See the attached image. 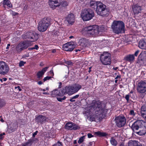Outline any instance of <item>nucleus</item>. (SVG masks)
<instances>
[{"label": "nucleus", "mask_w": 146, "mask_h": 146, "mask_svg": "<svg viewBox=\"0 0 146 146\" xmlns=\"http://www.w3.org/2000/svg\"><path fill=\"white\" fill-rule=\"evenodd\" d=\"M88 138H90L93 137V136L91 133H88Z\"/></svg>", "instance_id": "3c124183"}, {"label": "nucleus", "mask_w": 146, "mask_h": 146, "mask_svg": "<svg viewBox=\"0 0 146 146\" xmlns=\"http://www.w3.org/2000/svg\"><path fill=\"white\" fill-rule=\"evenodd\" d=\"M113 31L117 34H119L124 32L125 24L121 21H114L111 25Z\"/></svg>", "instance_id": "7ed1b4c3"}, {"label": "nucleus", "mask_w": 146, "mask_h": 146, "mask_svg": "<svg viewBox=\"0 0 146 146\" xmlns=\"http://www.w3.org/2000/svg\"><path fill=\"white\" fill-rule=\"evenodd\" d=\"M100 1L95 2L94 1H91L90 2V6L94 9H96L97 6H98V4Z\"/></svg>", "instance_id": "a878e982"}, {"label": "nucleus", "mask_w": 146, "mask_h": 146, "mask_svg": "<svg viewBox=\"0 0 146 146\" xmlns=\"http://www.w3.org/2000/svg\"><path fill=\"white\" fill-rule=\"evenodd\" d=\"M10 46V44H8L7 45V46L6 48V49H8L9 48V47Z\"/></svg>", "instance_id": "052dcab7"}, {"label": "nucleus", "mask_w": 146, "mask_h": 146, "mask_svg": "<svg viewBox=\"0 0 146 146\" xmlns=\"http://www.w3.org/2000/svg\"><path fill=\"white\" fill-rule=\"evenodd\" d=\"M17 88L19 89V91H21V89L20 86H18L17 87H15V88Z\"/></svg>", "instance_id": "6e6d98bb"}, {"label": "nucleus", "mask_w": 146, "mask_h": 146, "mask_svg": "<svg viewBox=\"0 0 146 146\" xmlns=\"http://www.w3.org/2000/svg\"><path fill=\"white\" fill-rule=\"evenodd\" d=\"M47 119L46 117L40 115L36 118L35 120L38 123L42 124L46 121Z\"/></svg>", "instance_id": "a211bd4d"}, {"label": "nucleus", "mask_w": 146, "mask_h": 146, "mask_svg": "<svg viewBox=\"0 0 146 146\" xmlns=\"http://www.w3.org/2000/svg\"><path fill=\"white\" fill-rule=\"evenodd\" d=\"M98 4V6L96 7V11L98 14L102 16L108 15L109 14V11L106 8V5L100 2Z\"/></svg>", "instance_id": "0eeeda50"}, {"label": "nucleus", "mask_w": 146, "mask_h": 146, "mask_svg": "<svg viewBox=\"0 0 146 146\" xmlns=\"http://www.w3.org/2000/svg\"><path fill=\"white\" fill-rule=\"evenodd\" d=\"M31 145V143L29 142H28L25 143L23 144L22 146H30Z\"/></svg>", "instance_id": "58836bf2"}, {"label": "nucleus", "mask_w": 146, "mask_h": 146, "mask_svg": "<svg viewBox=\"0 0 146 146\" xmlns=\"http://www.w3.org/2000/svg\"><path fill=\"white\" fill-rule=\"evenodd\" d=\"M116 125L118 127H121L123 126L125 124L126 119L123 115H119L115 119Z\"/></svg>", "instance_id": "f8f14e48"}, {"label": "nucleus", "mask_w": 146, "mask_h": 146, "mask_svg": "<svg viewBox=\"0 0 146 146\" xmlns=\"http://www.w3.org/2000/svg\"><path fill=\"white\" fill-rule=\"evenodd\" d=\"M79 95H76V96L73 97L72 98V99H76L77 98H78L79 97Z\"/></svg>", "instance_id": "09e8293b"}, {"label": "nucleus", "mask_w": 146, "mask_h": 146, "mask_svg": "<svg viewBox=\"0 0 146 146\" xmlns=\"http://www.w3.org/2000/svg\"><path fill=\"white\" fill-rule=\"evenodd\" d=\"M100 60L102 63L105 65H110L111 63L110 54L107 52H104L100 56Z\"/></svg>", "instance_id": "9d476101"}, {"label": "nucleus", "mask_w": 146, "mask_h": 146, "mask_svg": "<svg viewBox=\"0 0 146 146\" xmlns=\"http://www.w3.org/2000/svg\"><path fill=\"white\" fill-rule=\"evenodd\" d=\"M22 37L24 39H31L30 41L31 42H35L38 38V35L33 32H27L25 34L23 35Z\"/></svg>", "instance_id": "9b49d317"}, {"label": "nucleus", "mask_w": 146, "mask_h": 146, "mask_svg": "<svg viewBox=\"0 0 146 146\" xmlns=\"http://www.w3.org/2000/svg\"><path fill=\"white\" fill-rule=\"evenodd\" d=\"M139 46L140 48L143 49H146V40H141L139 41Z\"/></svg>", "instance_id": "b1692460"}, {"label": "nucleus", "mask_w": 146, "mask_h": 146, "mask_svg": "<svg viewBox=\"0 0 146 146\" xmlns=\"http://www.w3.org/2000/svg\"><path fill=\"white\" fill-rule=\"evenodd\" d=\"M136 90L139 94L144 96L146 94V81L141 80L136 84Z\"/></svg>", "instance_id": "423d86ee"}, {"label": "nucleus", "mask_w": 146, "mask_h": 146, "mask_svg": "<svg viewBox=\"0 0 146 146\" xmlns=\"http://www.w3.org/2000/svg\"><path fill=\"white\" fill-rule=\"evenodd\" d=\"M65 93H66L65 89L62 90L61 92L57 90H54L51 92V94L52 97H54L57 96H62Z\"/></svg>", "instance_id": "f3484780"}, {"label": "nucleus", "mask_w": 146, "mask_h": 146, "mask_svg": "<svg viewBox=\"0 0 146 146\" xmlns=\"http://www.w3.org/2000/svg\"><path fill=\"white\" fill-rule=\"evenodd\" d=\"M87 42L86 40L84 38H81L79 41L81 45H82L83 44H84Z\"/></svg>", "instance_id": "f704fd0d"}, {"label": "nucleus", "mask_w": 146, "mask_h": 146, "mask_svg": "<svg viewBox=\"0 0 146 146\" xmlns=\"http://www.w3.org/2000/svg\"><path fill=\"white\" fill-rule=\"evenodd\" d=\"M35 49H36V50H38V46L37 45H35L34 47Z\"/></svg>", "instance_id": "5fc2aeb1"}, {"label": "nucleus", "mask_w": 146, "mask_h": 146, "mask_svg": "<svg viewBox=\"0 0 146 146\" xmlns=\"http://www.w3.org/2000/svg\"><path fill=\"white\" fill-rule=\"evenodd\" d=\"M130 96L131 95H130V94H128L126 95L125 98L126 99L127 102L129 101V98Z\"/></svg>", "instance_id": "ea45409f"}, {"label": "nucleus", "mask_w": 146, "mask_h": 146, "mask_svg": "<svg viewBox=\"0 0 146 146\" xmlns=\"http://www.w3.org/2000/svg\"><path fill=\"white\" fill-rule=\"evenodd\" d=\"M4 5H6L9 8L12 7V5L10 1L9 0H4L3 2Z\"/></svg>", "instance_id": "cd10ccee"}, {"label": "nucleus", "mask_w": 146, "mask_h": 146, "mask_svg": "<svg viewBox=\"0 0 146 146\" xmlns=\"http://www.w3.org/2000/svg\"><path fill=\"white\" fill-rule=\"evenodd\" d=\"M133 10L135 13H138L141 11V8L139 7H135L133 9Z\"/></svg>", "instance_id": "7c9ffc66"}, {"label": "nucleus", "mask_w": 146, "mask_h": 146, "mask_svg": "<svg viewBox=\"0 0 146 146\" xmlns=\"http://www.w3.org/2000/svg\"><path fill=\"white\" fill-rule=\"evenodd\" d=\"M66 63L68 65H71L72 64V62L70 61H67Z\"/></svg>", "instance_id": "864d4df0"}, {"label": "nucleus", "mask_w": 146, "mask_h": 146, "mask_svg": "<svg viewBox=\"0 0 146 146\" xmlns=\"http://www.w3.org/2000/svg\"><path fill=\"white\" fill-rule=\"evenodd\" d=\"M128 146H137V142L135 141L131 140L128 143Z\"/></svg>", "instance_id": "c85d7f7f"}, {"label": "nucleus", "mask_w": 146, "mask_h": 146, "mask_svg": "<svg viewBox=\"0 0 146 146\" xmlns=\"http://www.w3.org/2000/svg\"><path fill=\"white\" fill-rule=\"evenodd\" d=\"M81 15L84 21H86L91 20L94 16V11L90 9H86L82 10Z\"/></svg>", "instance_id": "39448f33"}, {"label": "nucleus", "mask_w": 146, "mask_h": 146, "mask_svg": "<svg viewBox=\"0 0 146 146\" xmlns=\"http://www.w3.org/2000/svg\"><path fill=\"white\" fill-rule=\"evenodd\" d=\"M50 24V19L44 17L39 21L38 23V29L40 32L45 31Z\"/></svg>", "instance_id": "20e7f679"}, {"label": "nucleus", "mask_w": 146, "mask_h": 146, "mask_svg": "<svg viewBox=\"0 0 146 146\" xmlns=\"http://www.w3.org/2000/svg\"><path fill=\"white\" fill-rule=\"evenodd\" d=\"M73 123L72 122H68L66 124L65 126V128L68 130H72V127Z\"/></svg>", "instance_id": "bb28decb"}, {"label": "nucleus", "mask_w": 146, "mask_h": 146, "mask_svg": "<svg viewBox=\"0 0 146 146\" xmlns=\"http://www.w3.org/2000/svg\"><path fill=\"white\" fill-rule=\"evenodd\" d=\"M49 3L50 7L54 9L56 7L60 6L61 1L60 0H49Z\"/></svg>", "instance_id": "2eb2a0df"}, {"label": "nucleus", "mask_w": 146, "mask_h": 146, "mask_svg": "<svg viewBox=\"0 0 146 146\" xmlns=\"http://www.w3.org/2000/svg\"><path fill=\"white\" fill-rule=\"evenodd\" d=\"M130 114L131 115L134 116L135 115V113L134 111L133 110H131L130 111Z\"/></svg>", "instance_id": "49530a36"}, {"label": "nucleus", "mask_w": 146, "mask_h": 146, "mask_svg": "<svg viewBox=\"0 0 146 146\" xmlns=\"http://www.w3.org/2000/svg\"><path fill=\"white\" fill-rule=\"evenodd\" d=\"M9 70V66L3 62H0V74H6Z\"/></svg>", "instance_id": "ddd939ff"}, {"label": "nucleus", "mask_w": 146, "mask_h": 146, "mask_svg": "<svg viewBox=\"0 0 146 146\" xmlns=\"http://www.w3.org/2000/svg\"><path fill=\"white\" fill-rule=\"evenodd\" d=\"M85 137L84 136H83L81 137L78 141V143L79 144H80L82 143L84 141V140L85 139Z\"/></svg>", "instance_id": "c9c22d12"}, {"label": "nucleus", "mask_w": 146, "mask_h": 146, "mask_svg": "<svg viewBox=\"0 0 146 146\" xmlns=\"http://www.w3.org/2000/svg\"><path fill=\"white\" fill-rule=\"evenodd\" d=\"M35 48H34V47H32V48H29V50H32L33 49H34Z\"/></svg>", "instance_id": "69168bd1"}, {"label": "nucleus", "mask_w": 146, "mask_h": 146, "mask_svg": "<svg viewBox=\"0 0 146 146\" xmlns=\"http://www.w3.org/2000/svg\"><path fill=\"white\" fill-rule=\"evenodd\" d=\"M48 68L49 67H46L42 69V70L39 71L37 74L38 78H42Z\"/></svg>", "instance_id": "5701e85b"}, {"label": "nucleus", "mask_w": 146, "mask_h": 146, "mask_svg": "<svg viewBox=\"0 0 146 146\" xmlns=\"http://www.w3.org/2000/svg\"><path fill=\"white\" fill-rule=\"evenodd\" d=\"M92 108L94 109L95 111V114L90 115V120L91 121H95L96 119H101L104 117L107 112V110L102 107L100 102L94 100L90 105H88V107L85 109L83 114L88 116L90 114V109Z\"/></svg>", "instance_id": "f257e3e1"}, {"label": "nucleus", "mask_w": 146, "mask_h": 146, "mask_svg": "<svg viewBox=\"0 0 146 146\" xmlns=\"http://www.w3.org/2000/svg\"><path fill=\"white\" fill-rule=\"evenodd\" d=\"M38 83L39 85H41L43 84V83L41 81L38 82Z\"/></svg>", "instance_id": "13d9d810"}, {"label": "nucleus", "mask_w": 146, "mask_h": 146, "mask_svg": "<svg viewBox=\"0 0 146 146\" xmlns=\"http://www.w3.org/2000/svg\"><path fill=\"white\" fill-rule=\"evenodd\" d=\"M99 26L92 25L86 27L82 30L83 33L88 36H95L99 34Z\"/></svg>", "instance_id": "f03ea898"}, {"label": "nucleus", "mask_w": 146, "mask_h": 146, "mask_svg": "<svg viewBox=\"0 0 146 146\" xmlns=\"http://www.w3.org/2000/svg\"><path fill=\"white\" fill-rule=\"evenodd\" d=\"M125 60L129 62L130 63L133 62L135 59L134 55L129 54L126 56L124 58Z\"/></svg>", "instance_id": "4be33fe9"}, {"label": "nucleus", "mask_w": 146, "mask_h": 146, "mask_svg": "<svg viewBox=\"0 0 146 146\" xmlns=\"http://www.w3.org/2000/svg\"><path fill=\"white\" fill-rule=\"evenodd\" d=\"M38 131H36V132L35 133H34L33 134V137H35V135L37 134V133H38Z\"/></svg>", "instance_id": "603ef678"}, {"label": "nucleus", "mask_w": 146, "mask_h": 146, "mask_svg": "<svg viewBox=\"0 0 146 146\" xmlns=\"http://www.w3.org/2000/svg\"><path fill=\"white\" fill-rule=\"evenodd\" d=\"M52 52L53 53H55L56 52V50L55 49H53L52 50Z\"/></svg>", "instance_id": "bf43d9fd"}, {"label": "nucleus", "mask_w": 146, "mask_h": 146, "mask_svg": "<svg viewBox=\"0 0 146 146\" xmlns=\"http://www.w3.org/2000/svg\"><path fill=\"white\" fill-rule=\"evenodd\" d=\"M53 146H63V145L60 142H58L57 143L53 145Z\"/></svg>", "instance_id": "a19ab883"}, {"label": "nucleus", "mask_w": 146, "mask_h": 146, "mask_svg": "<svg viewBox=\"0 0 146 146\" xmlns=\"http://www.w3.org/2000/svg\"><path fill=\"white\" fill-rule=\"evenodd\" d=\"M25 62H24L22 61H21L19 64V66L20 67L22 66H23L24 64H25Z\"/></svg>", "instance_id": "79ce46f5"}, {"label": "nucleus", "mask_w": 146, "mask_h": 146, "mask_svg": "<svg viewBox=\"0 0 146 146\" xmlns=\"http://www.w3.org/2000/svg\"><path fill=\"white\" fill-rule=\"evenodd\" d=\"M59 88H61V85H62V83L61 82H59Z\"/></svg>", "instance_id": "0e129e2a"}, {"label": "nucleus", "mask_w": 146, "mask_h": 146, "mask_svg": "<svg viewBox=\"0 0 146 146\" xmlns=\"http://www.w3.org/2000/svg\"><path fill=\"white\" fill-rule=\"evenodd\" d=\"M106 28V27L103 26L100 27H99L98 30L99 31V33L100 32L105 31L107 29Z\"/></svg>", "instance_id": "473e14b6"}, {"label": "nucleus", "mask_w": 146, "mask_h": 146, "mask_svg": "<svg viewBox=\"0 0 146 146\" xmlns=\"http://www.w3.org/2000/svg\"><path fill=\"white\" fill-rule=\"evenodd\" d=\"M139 131L136 132V133L140 135H144L146 133V127L143 125V124L141 128L139 129Z\"/></svg>", "instance_id": "412c9836"}, {"label": "nucleus", "mask_w": 146, "mask_h": 146, "mask_svg": "<svg viewBox=\"0 0 146 146\" xmlns=\"http://www.w3.org/2000/svg\"><path fill=\"white\" fill-rule=\"evenodd\" d=\"M141 115L146 120V105H144L141 108Z\"/></svg>", "instance_id": "aec40b11"}, {"label": "nucleus", "mask_w": 146, "mask_h": 146, "mask_svg": "<svg viewBox=\"0 0 146 146\" xmlns=\"http://www.w3.org/2000/svg\"><path fill=\"white\" fill-rule=\"evenodd\" d=\"M16 127H15L13 128L12 127H11L10 128V130L11 131L13 132L16 129Z\"/></svg>", "instance_id": "a18cd8bd"}, {"label": "nucleus", "mask_w": 146, "mask_h": 146, "mask_svg": "<svg viewBox=\"0 0 146 146\" xmlns=\"http://www.w3.org/2000/svg\"><path fill=\"white\" fill-rule=\"evenodd\" d=\"M120 78V76L117 75V76L115 77V79H117L118 78Z\"/></svg>", "instance_id": "680f3d73"}, {"label": "nucleus", "mask_w": 146, "mask_h": 146, "mask_svg": "<svg viewBox=\"0 0 146 146\" xmlns=\"http://www.w3.org/2000/svg\"><path fill=\"white\" fill-rule=\"evenodd\" d=\"M66 21H67L69 24H72L74 23L75 21L74 15L72 13L69 15L66 18Z\"/></svg>", "instance_id": "6ab92c4d"}, {"label": "nucleus", "mask_w": 146, "mask_h": 146, "mask_svg": "<svg viewBox=\"0 0 146 146\" xmlns=\"http://www.w3.org/2000/svg\"><path fill=\"white\" fill-rule=\"evenodd\" d=\"M50 73L52 74L53 75V76L54 75V73H53V72L52 70H50Z\"/></svg>", "instance_id": "338daca9"}, {"label": "nucleus", "mask_w": 146, "mask_h": 146, "mask_svg": "<svg viewBox=\"0 0 146 146\" xmlns=\"http://www.w3.org/2000/svg\"><path fill=\"white\" fill-rule=\"evenodd\" d=\"M31 45L30 42L28 41H25L22 42L18 44L15 47V52L20 53L23 50L26 49L28 47Z\"/></svg>", "instance_id": "6e6552de"}, {"label": "nucleus", "mask_w": 146, "mask_h": 146, "mask_svg": "<svg viewBox=\"0 0 146 146\" xmlns=\"http://www.w3.org/2000/svg\"><path fill=\"white\" fill-rule=\"evenodd\" d=\"M4 81H5L7 80V78H3L2 79Z\"/></svg>", "instance_id": "e2e57ef3"}, {"label": "nucleus", "mask_w": 146, "mask_h": 146, "mask_svg": "<svg viewBox=\"0 0 146 146\" xmlns=\"http://www.w3.org/2000/svg\"><path fill=\"white\" fill-rule=\"evenodd\" d=\"M143 123V122L141 120H137L135 121L132 125V130L134 131L138 130L141 128Z\"/></svg>", "instance_id": "dca6fc26"}, {"label": "nucleus", "mask_w": 146, "mask_h": 146, "mask_svg": "<svg viewBox=\"0 0 146 146\" xmlns=\"http://www.w3.org/2000/svg\"><path fill=\"white\" fill-rule=\"evenodd\" d=\"M62 6L64 7L67 6L68 5V3L66 2H64L62 4Z\"/></svg>", "instance_id": "de8ad7c7"}, {"label": "nucleus", "mask_w": 146, "mask_h": 146, "mask_svg": "<svg viewBox=\"0 0 146 146\" xmlns=\"http://www.w3.org/2000/svg\"><path fill=\"white\" fill-rule=\"evenodd\" d=\"M53 35L54 36H57L59 35V33L58 31L54 30L53 32Z\"/></svg>", "instance_id": "4c0bfd02"}, {"label": "nucleus", "mask_w": 146, "mask_h": 146, "mask_svg": "<svg viewBox=\"0 0 146 146\" xmlns=\"http://www.w3.org/2000/svg\"><path fill=\"white\" fill-rule=\"evenodd\" d=\"M95 134L97 136L100 137L106 136L107 135V134L106 133L100 131L95 132Z\"/></svg>", "instance_id": "c756f323"}, {"label": "nucleus", "mask_w": 146, "mask_h": 146, "mask_svg": "<svg viewBox=\"0 0 146 146\" xmlns=\"http://www.w3.org/2000/svg\"><path fill=\"white\" fill-rule=\"evenodd\" d=\"M5 135V133H0V139L2 140L4 137V135Z\"/></svg>", "instance_id": "c03bdc74"}, {"label": "nucleus", "mask_w": 146, "mask_h": 146, "mask_svg": "<svg viewBox=\"0 0 146 146\" xmlns=\"http://www.w3.org/2000/svg\"><path fill=\"white\" fill-rule=\"evenodd\" d=\"M51 78V77L50 76H46V77H45L43 79V80L44 82H45L47 80H49Z\"/></svg>", "instance_id": "37998d69"}, {"label": "nucleus", "mask_w": 146, "mask_h": 146, "mask_svg": "<svg viewBox=\"0 0 146 146\" xmlns=\"http://www.w3.org/2000/svg\"><path fill=\"white\" fill-rule=\"evenodd\" d=\"M70 101L72 102H74L75 101V100L74 99H72V98L70 99Z\"/></svg>", "instance_id": "4d7b16f0"}, {"label": "nucleus", "mask_w": 146, "mask_h": 146, "mask_svg": "<svg viewBox=\"0 0 146 146\" xmlns=\"http://www.w3.org/2000/svg\"><path fill=\"white\" fill-rule=\"evenodd\" d=\"M75 46L73 42H70L64 44L63 46V49L66 51H71L75 48Z\"/></svg>", "instance_id": "4468645a"}, {"label": "nucleus", "mask_w": 146, "mask_h": 146, "mask_svg": "<svg viewBox=\"0 0 146 146\" xmlns=\"http://www.w3.org/2000/svg\"><path fill=\"white\" fill-rule=\"evenodd\" d=\"M82 88L81 85L75 84L71 86L66 87L65 91L66 94H72L77 92Z\"/></svg>", "instance_id": "1a4fd4ad"}, {"label": "nucleus", "mask_w": 146, "mask_h": 146, "mask_svg": "<svg viewBox=\"0 0 146 146\" xmlns=\"http://www.w3.org/2000/svg\"><path fill=\"white\" fill-rule=\"evenodd\" d=\"M0 121L2 122H4V120L2 118L1 119Z\"/></svg>", "instance_id": "774afa93"}, {"label": "nucleus", "mask_w": 146, "mask_h": 146, "mask_svg": "<svg viewBox=\"0 0 146 146\" xmlns=\"http://www.w3.org/2000/svg\"><path fill=\"white\" fill-rule=\"evenodd\" d=\"M110 142L111 145L113 146H116L117 144V141L113 138H111L110 140Z\"/></svg>", "instance_id": "2f4dec72"}, {"label": "nucleus", "mask_w": 146, "mask_h": 146, "mask_svg": "<svg viewBox=\"0 0 146 146\" xmlns=\"http://www.w3.org/2000/svg\"><path fill=\"white\" fill-rule=\"evenodd\" d=\"M80 128V127L79 126L73 123L72 129L76 130L77 129H79Z\"/></svg>", "instance_id": "72a5a7b5"}, {"label": "nucleus", "mask_w": 146, "mask_h": 146, "mask_svg": "<svg viewBox=\"0 0 146 146\" xmlns=\"http://www.w3.org/2000/svg\"><path fill=\"white\" fill-rule=\"evenodd\" d=\"M138 58L141 60H146V53L145 52H142L139 55Z\"/></svg>", "instance_id": "393cba45"}, {"label": "nucleus", "mask_w": 146, "mask_h": 146, "mask_svg": "<svg viewBox=\"0 0 146 146\" xmlns=\"http://www.w3.org/2000/svg\"><path fill=\"white\" fill-rule=\"evenodd\" d=\"M66 97L65 96H64L62 98L57 97V99L58 101L62 102L63 100H64L66 99Z\"/></svg>", "instance_id": "e433bc0d"}, {"label": "nucleus", "mask_w": 146, "mask_h": 146, "mask_svg": "<svg viewBox=\"0 0 146 146\" xmlns=\"http://www.w3.org/2000/svg\"><path fill=\"white\" fill-rule=\"evenodd\" d=\"M139 52V50H137L135 52L134 55L135 56H137Z\"/></svg>", "instance_id": "8fccbe9b"}]
</instances>
